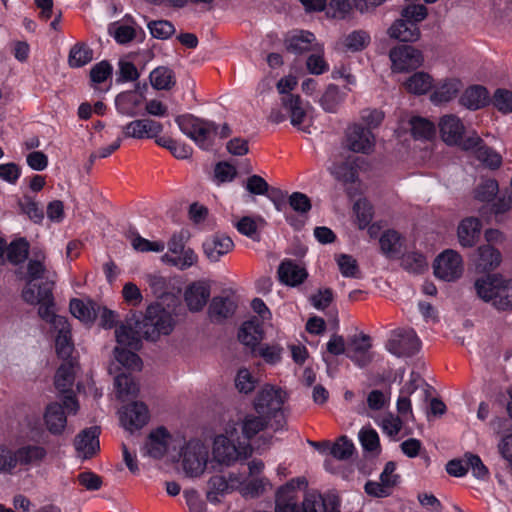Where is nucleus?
Masks as SVG:
<instances>
[{
  "label": "nucleus",
  "instance_id": "1",
  "mask_svg": "<svg viewBox=\"0 0 512 512\" xmlns=\"http://www.w3.org/2000/svg\"><path fill=\"white\" fill-rule=\"evenodd\" d=\"M251 454L252 447L249 442L240 441L236 424H228L225 433L214 439L213 457L220 464L229 466L239 459H246Z\"/></svg>",
  "mask_w": 512,
  "mask_h": 512
},
{
  "label": "nucleus",
  "instance_id": "2",
  "mask_svg": "<svg viewBox=\"0 0 512 512\" xmlns=\"http://www.w3.org/2000/svg\"><path fill=\"white\" fill-rule=\"evenodd\" d=\"M477 295L498 310H512V279L500 275H487L474 284Z\"/></svg>",
  "mask_w": 512,
  "mask_h": 512
},
{
  "label": "nucleus",
  "instance_id": "3",
  "mask_svg": "<svg viewBox=\"0 0 512 512\" xmlns=\"http://www.w3.org/2000/svg\"><path fill=\"white\" fill-rule=\"evenodd\" d=\"M175 121L180 130L201 149L208 150L212 148L218 128L214 122L190 114L177 116Z\"/></svg>",
  "mask_w": 512,
  "mask_h": 512
},
{
  "label": "nucleus",
  "instance_id": "4",
  "mask_svg": "<svg viewBox=\"0 0 512 512\" xmlns=\"http://www.w3.org/2000/svg\"><path fill=\"white\" fill-rule=\"evenodd\" d=\"M174 327L172 315L160 306H149L141 321L136 322L142 336L151 341L157 340L160 335H168Z\"/></svg>",
  "mask_w": 512,
  "mask_h": 512
},
{
  "label": "nucleus",
  "instance_id": "5",
  "mask_svg": "<svg viewBox=\"0 0 512 512\" xmlns=\"http://www.w3.org/2000/svg\"><path fill=\"white\" fill-rule=\"evenodd\" d=\"M79 403L74 395H64L63 404L52 402L45 408L43 420L47 430L53 435H62L67 425V414H76Z\"/></svg>",
  "mask_w": 512,
  "mask_h": 512
},
{
  "label": "nucleus",
  "instance_id": "6",
  "mask_svg": "<svg viewBox=\"0 0 512 512\" xmlns=\"http://www.w3.org/2000/svg\"><path fill=\"white\" fill-rule=\"evenodd\" d=\"M53 289L51 288V282H47L44 286H38V291H35L34 286H25L22 290L23 300L30 305H39V316L49 322L52 328H54L55 319L64 318L54 312Z\"/></svg>",
  "mask_w": 512,
  "mask_h": 512
},
{
  "label": "nucleus",
  "instance_id": "7",
  "mask_svg": "<svg viewBox=\"0 0 512 512\" xmlns=\"http://www.w3.org/2000/svg\"><path fill=\"white\" fill-rule=\"evenodd\" d=\"M182 468L189 477L200 476L207 465L208 449L200 441L191 440L182 449Z\"/></svg>",
  "mask_w": 512,
  "mask_h": 512
},
{
  "label": "nucleus",
  "instance_id": "8",
  "mask_svg": "<svg viewBox=\"0 0 512 512\" xmlns=\"http://www.w3.org/2000/svg\"><path fill=\"white\" fill-rule=\"evenodd\" d=\"M56 277V272L50 271L46 266L45 253L41 250L34 251L26 267V286H34L35 291H38V286L51 282V288H54Z\"/></svg>",
  "mask_w": 512,
  "mask_h": 512
},
{
  "label": "nucleus",
  "instance_id": "9",
  "mask_svg": "<svg viewBox=\"0 0 512 512\" xmlns=\"http://www.w3.org/2000/svg\"><path fill=\"white\" fill-rule=\"evenodd\" d=\"M287 394L281 388L266 385L256 395L253 407L258 414L275 417L282 410Z\"/></svg>",
  "mask_w": 512,
  "mask_h": 512
},
{
  "label": "nucleus",
  "instance_id": "10",
  "mask_svg": "<svg viewBox=\"0 0 512 512\" xmlns=\"http://www.w3.org/2000/svg\"><path fill=\"white\" fill-rule=\"evenodd\" d=\"M421 342L413 329H397L386 343L387 350L397 357H409L419 351Z\"/></svg>",
  "mask_w": 512,
  "mask_h": 512
},
{
  "label": "nucleus",
  "instance_id": "11",
  "mask_svg": "<svg viewBox=\"0 0 512 512\" xmlns=\"http://www.w3.org/2000/svg\"><path fill=\"white\" fill-rule=\"evenodd\" d=\"M391 69L393 72L402 73L415 70L423 63V55L418 49L401 45L390 50Z\"/></svg>",
  "mask_w": 512,
  "mask_h": 512
},
{
  "label": "nucleus",
  "instance_id": "12",
  "mask_svg": "<svg viewBox=\"0 0 512 512\" xmlns=\"http://www.w3.org/2000/svg\"><path fill=\"white\" fill-rule=\"evenodd\" d=\"M434 274L444 281H454L463 273V261L459 253L445 250L434 261Z\"/></svg>",
  "mask_w": 512,
  "mask_h": 512
},
{
  "label": "nucleus",
  "instance_id": "13",
  "mask_svg": "<svg viewBox=\"0 0 512 512\" xmlns=\"http://www.w3.org/2000/svg\"><path fill=\"white\" fill-rule=\"evenodd\" d=\"M301 485H306L305 479L296 478L278 489L275 512H301V507L298 504Z\"/></svg>",
  "mask_w": 512,
  "mask_h": 512
},
{
  "label": "nucleus",
  "instance_id": "14",
  "mask_svg": "<svg viewBox=\"0 0 512 512\" xmlns=\"http://www.w3.org/2000/svg\"><path fill=\"white\" fill-rule=\"evenodd\" d=\"M346 147L355 152L362 154H370L375 147V135L370 129H366L360 124H352L348 126L345 133Z\"/></svg>",
  "mask_w": 512,
  "mask_h": 512
},
{
  "label": "nucleus",
  "instance_id": "15",
  "mask_svg": "<svg viewBox=\"0 0 512 512\" xmlns=\"http://www.w3.org/2000/svg\"><path fill=\"white\" fill-rule=\"evenodd\" d=\"M461 148L472 151L476 158L490 169H497L502 164L501 155L488 147L476 133L468 136L461 144Z\"/></svg>",
  "mask_w": 512,
  "mask_h": 512
},
{
  "label": "nucleus",
  "instance_id": "16",
  "mask_svg": "<svg viewBox=\"0 0 512 512\" xmlns=\"http://www.w3.org/2000/svg\"><path fill=\"white\" fill-rule=\"evenodd\" d=\"M371 339L366 334L354 335L347 344L346 355L357 366L363 368L369 365L373 360Z\"/></svg>",
  "mask_w": 512,
  "mask_h": 512
},
{
  "label": "nucleus",
  "instance_id": "17",
  "mask_svg": "<svg viewBox=\"0 0 512 512\" xmlns=\"http://www.w3.org/2000/svg\"><path fill=\"white\" fill-rule=\"evenodd\" d=\"M211 294V285L207 280L190 283L184 292V301L191 312H199L207 304Z\"/></svg>",
  "mask_w": 512,
  "mask_h": 512
},
{
  "label": "nucleus",
  "instance_id": "18",
  "mask_svg": "<svg viewBox=\"0 0 512 512\" xmlns=\"http://www.w3.org/2000/svg\"><path fill=\"white\" fill-rule=\"evenodd\" d=\"M281 102L289 114L291 124L299 130L309 133L308 126H304V123L311 108L310 105L304 103L299 95L282 96Z\"/></svg>",
  "mask_w": 512,
  "mask_h": 512
},
{
  "label": "nucleus",
  "instance_id": "19",
  "mask_svg": "<svg viewBox=\"0 0 512 512\" xmlns=\"http://www.w3.org/2000/svg\"><path fill=\"white\" fill-rule=\"evenodd\" d=\"M53 330L56 332L55 348L57 355L64 361L73 359L74 343L68 320L66 318L55 319Z\"/></svg>",
  "mask_w": 512,
  "mask_h": 512
},
{
  "label": "nucleus",
  "instance_id": "20",
  "mask_svg": "<svg viewBox=\"0 0 512 512\" xmlns=\"http://www.w3.org/2000/svg\"><path fill=\"white\" fill-rule=\"evenodd\" d=\"M202 248L206 258L210 262L216 263L233 250L234 242L229 236L216 233L205 239Z\"/></svg>",
  "mask_w": 512,
  "mask_h": 512
},
{
  "label": "nucleus",
  "instance_id": "21",
  "mask_svg": "<svg viewBox=\"0 0 512 512\" xmlns=\"http://www.w3.org/2000/svg\"><path fill=\"white\" fill-rule=\"evenodd\" d=\"M339 499L335 495L307 493L302 501L301 512H340Z\"/></svg>",
  "mask_w": 512,
  "mask_h": 512
},
{
  "label": "nucleus",
  "instance_id": "22",
  "mask_svg": "<svg viewBox=\"0 0 512 512\" xmlns=\"http://www.w3.org/2000/svg\"><path fill=\"white\" fill-rule=\"evenodd\" d=\"M163 130L160 122L152 119L133 120L122 127V133L126 138H154Z\"/></svg>",
  "mask_w": 512,
  "mask_h": 512
},
{
  "label": "nucleus",
  "instance_id": "23",
  "mask_svg": "<svg viewBox=\"0 0 512 512\" xmlns=\"http://www.w3.org/2000/svg\"><path fill=\"white\" fill-rule=\"evenodd\" d=\"M438 125L441 138L446 144L461 147V144L465 141L463 139L465 127L459 117L453 114L444 115Z\"/></svg>",
  "mask_w": 512,
  "mask_h": 512
},
{
  "label": "nucleus",
  "instance_id": "24",
  "mask_svg": "<svg viewBox=\"0 0 512 512\" xmlns=\"http://www.w3.org/2000/svg\"><path fill=\"white\" fill-rule=\"evenodd\" d=\"M171 441L172 436L168 430L158 427L149 433L144 446L145 453L154 459H161L166 455Z\"/></svg>",
  "mask_w": 512,
  "mask_h": 512
},
{
  "label": "nucleus",
  "instance_id": "25",
  "mask_svg": "<svg viewBox=\"0 0 512 512\" xmlns=\"http://www.w3.org/2000/svg\"><path fill=\"white\" fill-rule=\"evenodd\" d=\"M148 419V408L142 402H133L127 405L120 416L123 427L131 432L142 428Z\"/></svg>",
  "mask_w": 512,
  "mask_h": 512
},
{
  "label": "nucleus",
  "instance_id": "26",
  "mask_svg": "<svg viewBox=\"0 0 512 512\" xmlns=\"http://www.w3.org/2000/svg\"><path fill=\"white\" fill-rule=\"evenodd\" d=\"M100 429L97 426L82 430L75 439V448L79 457L88 459L99 451Z\"/></svg>",
  "mask_w": 512,
  "mask_h": 512
},
{
  "label": "nucleus",
  "instance_id": "27",
  "mask_svg": "<svg viewBox=\"0 0 512 512\" xmlns=\"http://www.w3.org/2000/svg\"><path fill=\"white\" fill-rule=\"evenodd\" d=\"M285 47L288 52L300 55L309 51L322 52V46L316 42L313 33L299 31L285 39Z\"/></svg>",
  "mask_w": 512,
  "mask_h": 512
},
{
  "label": "nucleus",
  "instance_id": "28",
  "mask_svg": "<svg viewBox=\"0 0 512 512\" xmlns=\"http://www.w3.org/2000/svg\"><path fill=\"white\" fill-rule=\"evenodd\" d=\"M208 484L210 490L207 494V498L211 502H217V495L227 494L238 489L241 485V480L234 474H230L228 479L222 475H215L210 478Z\"/></svg>",
  "mask_w": 512,
  "mask_h": 512
},
{
  "label": "nucleus",
  "instance_id": "29",
  "mask_svg": "<svg viewBox=\"0 0 512 512\" xmlns=\"http://www.w3.org/2000/svg\"><path fill=\"white\" fill-rule=\"evenodd\" d=\"M307 275L306 269L291 259L282 261L278 267L279 280L289 286L301 284Z\"/></svg>",
  "mask_w": 512,
  "mask_h": 512
},
{
  "label": "nucleus",
  "instance_id": "30",
  "mask_svg": "<svg viewBox=\"0 0 512 512\" xmlns=\"http://www.w3.org/2000/svg\"><path fill=\"white\" fill-rule=\"evenodd\" d=\"M236 310L235 302L229 297H214L208 307V316L214 323H222L233 316Z\"/></svg>",
  "mask_w": 512,
  "mask_h": 512
},
{
  "label": "nucleus",
  "instance_id": "31",
  "mask_svg": "<svg viewBox=\"0 0 512 512\" xmlns=\"http://www.w3.org/2000/svg\"><path fill=\"white\" fill-rule=\"evenodd\" d=\"M481 231V222L476 217L463 219L457 229L458 241L462 247H472L476 244Z\"/></svg>",
  "mask_w": 512,
  "mask_h": 512
},
{
  "label": "nucleus",
  "instance_id": "32",
  "mask_svg": "<svg viewBox=\"0 0 512 512\" xmlns=\"http://www.w3.org/2000/svg\"><path fill=\"white\" fill-rule=\"evenodd\" d=\"M271 420L269 415L248 413L241 420V431L245 438L244 442H249L257 434L264 431Z\"/></svg>",
  "mask_w": 512,
  "mask_h": 512
},
{
  "label": "nucleus",
  "instance_id": "33",
  "mask_svg": "<svg viewBox=\"0 0 512 512\" xmlns=\"http://www.w3.org/2000/svg\"><path fill=\"white\" fill-rule=\"evenodd\" d=\"M459 102L469 110H478L489 103V94L483 86H470L461 95Z\"/></svg>",
  "mask_w": 512,
  "mask_h": 512
},
{
  "label": "nucleus",
  "instance_id": "34",
  "mask_svg": "<svg viewBox=\"0 0 512 512\" xmlns=\"http://www.w3.org/2000/svg\"><path fill=\"white\" fill-rule=\"evenodd\" d=\"M388 34L391 38L401 42H415L420 38L421 32L415 23L398 19L388 29Z\"/></svg>",
  "mask_w": 512,
  "mask_h": 512
},
{
  "label": "nucleus",
  "instance_id": "35",
  "mask_svg": "<svg viewBox=\"0 0 512 512\" xmlns=\"http://www.w3.org/2000/svg\"><path fill=\"white\" fill-rule=\"evenodd\" d=\"M46 450L42 446L27 445L16 451H12L14 469L20 465H34L40 463L46 457Z\"/></svg>",
  "mask_w": 512,
  "mask_h": 512
},
{
  "label": "nucleus",
  "instance_id": "36",
  "mask_svg": "<svg viewBox=\"0 0 512 512\" xmlns=\"http://www.w3.org/2000/svg\"><path fill=\"white\" fill-rule=\"evenodd\" d=\"M75 380V360L65 361L57 370L55 375V387L65 395H74L71 388Z\"/></svg>",
  "mask_w": 512,
  "mask_h": 512
},
{
  "label": "nucleus",
  "instance_id": "37",
  "mask_svg": "<svg viewBox=\"0 0 512 512\" xmlns=\"http://www.w3.org/2000/svg\"><path fill=\"white\" fill-rule=\"evenodd\" d=\"M476 267L481 272H488L496 269L501 261V253L490 244L478 248Z\"/></svg>",
  "mask_w": 512,
  "mask_h": 512
},
{
  "label": "nucleus",
  "instance_id": "38",
  "mask_svg": "<svg viewBox=\"0 0 512 512\" xmlns=\"http://www.w3.org/2000/svg\"><path fill=\"white\" fill-rule=\"evenodd\" d=\"M462 87L463 85L458 79H445L431 94V101L435 104L449 102L458 95Z\"/></svg>",
  "mask_w": 512,
  "mask_h": 512
},
{
  "label": "nucleus",
  "instance_id": "39",
  "mask_svg": "<svg viewBox=\"0 0 512 512\" xmlns=\"http://www.w3.org/2000/svg\"><path fill=\"white\" fill-rule=\"evenodd\" d=\"M262 338L263 330L257 318L244 322L238 332L239 341L252 348L259 344Z\"/></svg>",
  "mask_w": 512,
  "mask_h": 512
},
{
  "label": "nucleus",
  "instance_id": "40",
  "mask_svg": "<svg viewBox=\"0 0 512 512\" xmlns=\"http://www.w3.org/2000/svg\"><path fill=\"white\" fill-rule=\"evenodd\" d=\"M379 244L385 256L396 258L402 253L404 239L397 231L387 230L381 235Z\"/></svg>",
  "mask_w": 512,
  "mask_h": 512
},
{
  "label": "nucleus",
  "instance_id": "41",
  "mask_svg": "<svg viewBox=\"0 0 512 512\" xmlns=\"http://www.w3.org/2000/svg\"><path fill=\"white\" fill-rule=\"evenodd\" d=\"M266 221L261 216H243L236 223L237 231L254 241H260V230L264 228Z\"/></svg>",
  "mask_w": 512,
  "mask_h": 512
},
{
  "label": "nucleus",
  "instance_id": "42",
  "mask_svg": "<svg viewBox=\"0 0 512 512\" xmlns=\"http://www.w3.org/2000/svg\"><path fill=\"white\" fill-rule=\"evenodd\" d=\"M141 335L139 328L133 329L126 325H121L115 330L117 343L132 350H138L141 347Z\"/></svg>",
  "mask_w": 512,
  "mask_h": 512
},
{
  "label": "nucleus",
  "instance_id": "43",
  "mask_svg": "<svg viewBox=\"0 0 512 512\" xmlns=\"http://www.w3.org/2000/svg\"><path fill=\"white\" fill-rule=\"evenodd\" d=\"M93 60V50L83 42L73 45L68 55V65L71 68H80Z\"/></svg>",
  "mask_w": 512,
  "mask_h": 512
},
{
  "label": "nucleus",
  "instance_id": "44",
  "mask_svg": "<svg viewBox=\"0 0 512 512\" xmlns=\"http://www.w3.org/2000/svg\"><path fill=\"white\" fill-rule=\"evenodd\" d=\"M404 85L408 92L422 95L432 88L433 79L425 72H416L407 79Z\"/></svg>",
  "mask_w": 512,
  "mask_h": 512
},
{
  "label": "nucleus",
  "instance_id": "45",
  "mask_svg": "<svg viewBox=\"0 0 512 512\" xmlns=\"http://www.w3.org/2000/svg\"><path fill=\"white\" fill-rule=\"evenodd\" d=\"M29 248L30 245L25 238L12 241L6 248L8 261L14 265L23 263L28 258Z\"/></svg>",
  "mask_w": 512,
  "mask_h": 512
},
{
  "label": "nucleus",
  "instance_id": "46",
  "mask_svg": "<svg viewBox=\"0 0 512 512\" xmlns=\"http://www.w3.org/2000/svg\"><path fill=\"white\" fill-rule=\"evenodd\" d=\"M114 382L118 398L126 400L129 397L137 396L139 392V386L130 375L125 373L119 374L115 377Z\"/></svg>",
  "mask_w": 512,
  "mask_h": 512
},
{
  "label": "nucleus",
  "instance_id": "47",
  "mask_svg": "<svg viewBox=\"0 0 512 512\" xmlns=\"http://www.w3.org/2000/svg\"><path fill=\"white\" fill-rule=\"evenodd\" d=\"M114 355L117 362L127 370L140 371L142 369V360L132 349L117 346L114 349Z\"/></svg>",
  "mask_w": 512,
  "mask_h": 512
},
{
  "label": "nucleus",
  "instance_id": "48",
  "mask_svg": "<svg viewBox=\"0 0 512 512\" xmlns=\"http://www.w3.org/2000/svg\"><path fill=\"white\" fill-rule=\"evenodd\" d=\"M499 192V185L495 179L483 178L474 189V198L480 202L492 201Z\"/></svg>",
  "mask_w": 512,
  "mask_h": 512
},
{
  "label": "nucleus",
  "instance_id": "49",
  "mask_svg": "<svg viewBox=\"0 0 512 512\" xmlns=\"http://www.w3.org/2000/svg\"><path fill=\"white\" fill-rule=\"evenodd\" d=\"M150 82L157 90H168L175 84L172 71L164 67H158L150 73Z\"/></svg>",
  "mask_w": 512,
  "mask_h": 512
},
{
  "label": "nucleus",
  "instance_id": "50",
  "mask_svg": "<svg viewBox=\"0 0 512 512\" xmlns=\"http://www.w3.org/2000/svg\"><path fill=\"white\" fill-rule=\"evenodd\" d=\"M342 100L339 88L330 84L322 94L319 103L326 112H336Z\"/></svg>",
  "mask_w": 512,
  "mask_h": 512
},
{
  "label": "nucleus",
  "instance_id": "51",
  "mask_svg": "<svg viewBox=\"0 0 512 512\" xmlns=\"http://www.w3.org/2000/svg\"><path fill=\"white\" fill-rule=\"evenodd\" d=\"M411 132L416 139H430L435 134V126L422 117H412L410 120Z\"/></svg>",
  "mask_w": 512,
  "mask_h": 512
},
{
  "label": "nucleus",
  "instance_id": "52",
  "mask_svg": "<svg viewBox=\"0 0 512 512\" xmlns=\"http://www.w3.org/2000/svg\"><path fill=\"white\" fill-rule=\"evenodd\" d=\"M353 443L346 437H339L336 442L330 444V454L337 460H347L354 452Z\"/></svg>",
  "mask_w": 512,
  "mask_h": 512
},
{
  "label": "nucleus",
  "instance_id": "53",
  "mask_svg": "<svg viewBox=\"0 0 512 512\" xmlns=\"http://www.w3.org/2000/svg\"><path fill=\"white\" fill-rule=\"evenodd\" d=\"M267 486H270V483L267 479H253L246 484H242L238 487L240 493L245 498H257L264 494Z\"/></svg>",
  "mask_w": 512,
  "mask_h": 512
},
{
  "label": "nucleus",
  "instance_id": "54",
  "mask_svg": "<svg viewBox=\"0 0 512 512\" xmlns=\"http://www.w3.org/2000/svg\"><path fill=\"white\" fill-rule=\"evenodd\" d=\"M70 311L74 317L85 323L92 322L96 317L94 308L79 299H72L70 301Z\"/></svg>",
  "mask_w": 512,
  "mask_h": 512
},
{
  "label": "nucleus",
  "instance_id": "55",
  "mask_svg": "<svg viewBox=\"0 0 512 512\" xmlns=\"http://www.w3.org/2000/svg\"><path fill=\"white\" fill-rule=\"evenodd\" d=\"M353 209L356 214L359 228H366L373 218L371 204L366 199H359L355 202Z\"/></svg>",
  "mask_w": 512,
  "mask_h": 512
},
{
  "label": "nucleus",
  "instance_id": "56",
  "mask_svg": "<svg viewBox=\"0 0 512 512\" xmlns=\"http://www.w3.org/2000/svg\"><path fill=\"white\" fill-rule=\"evenodd\" d=\"M109 33L120 44L131 42L136 37V31L133 26L126 24L113 23L109 26Z\"/></svg>",
  "mask_w": 512,
  "mask_h": 512
},
{
  "label": "nucleus",
  "instance_id": "57",
  "mask_svg": "<svg viewBox=\"0 0 512 512\" xmlns=\"http://www.w3.org/2000/svg\"><path fill=\"white\" fill-rule=\"evenodd\" d=\"M180 253L181 256L176 258H169V256L166 254L163 256V259L178 267L180 270L188 269L197 263L198 256L193 249H183Z\"/></svg>",
  "mask_w": 512,
  "mask_h": 512
},
{
  "label": "nucleus",
  "instance_id": "58",
  "mask_svg": "<svg viewBox=\"0 0 512 512\" xmlns=\"http://www.w3.org/2000/svg\"><path fill=\"white\" fill-rule=\"evenodd\" d=\"M151 35L157 39H168L175 33L174 25L167 20H155L148 23Z\"/></svg>",
  "mask_w": 512,
  "mask_h": 512
},
{
  "label": "nucleus",
  "instance_id": "59",
  "mask_svg": "<svg viewBox=\"0 0 512 512\" xmlns=\"http://www.w3.org/2000/svg\"><path fill=\"white\" fill-rule=\"evenodd\" d=\"M131 245L138 252H162L165 249L163 241H150L138 234L131 238Z\"/></svg>",
  "mask_w": 512,
  "mask_h": 512
},
{
  "label": "nucleus",
  "instance_id": "60",
  "mask_svg": "<svg viewBox=\"0 0 512 512\" xmlns=\"http://www.w3.org/2000/svg\"><path fill=\"white\" fill-rule=\"evenodd\" d=\"M330 171L336 179L344 183H353L357 179L356 168L347 162L341 164H333V166L330 168Z\"/></svg>",
  "mask_w": 512,
  "mask_h": 512
},
{
  "label": "nucleus",
  "instance_id": "61",
  "mask_svg": "<svg viewBox=\"0 0 512 512\" xmlns=\"http://www.w3.org/2000/svg\"><path fill=\"white\" fill-rule=\"evenodd\" d=\"M401 16L403 20L417 25L418 22L426 19L428 10L422 4H410L403 8Z\"/></svg>",
  "mask_w": 512,
  "mask_h": 512
},
{
  "label": "nucleus",
  "instance_id": "62",
  "mask_svg": "<svg viewBox=\"0 0 512 512\" xmlns=\"http://www.w3.org/2000/svg\"><path fill=\"white\" fill-rule=\"evenodd\" d=\"M354 2L351 0H330L327 15L337 18L344 19L352 11Z\"/></svg>",
  "mask_w": 512,
  "mask_h": 512
},
{
  "label": "nucleus",
  "instance_id": "63",
  "mask_svg": "<svg viewBox=\"0 0 512 512\" xmlns=\"http://www.w3.org/2000/svg\"><path fill=\"white\" fill-rule=\"evenodd\" d=\"M138 103L139 101L132 93L120 94L116 98V106L118 111L131 117L137 114L135 107L138 105Z\"/></svg>",
  "mask_w": 512,
  "mask_h": 512
},
{
  "label": "nucleus",
  "instance_id": "64",
  "mask_svg": "<svg viewBox=\"0 0 512 512\" xmlns=\"http://www.w3.org/2000/svg\"><path fill=\"white\" fill-rule=\"evenodd\" d=\"M257 384V380L252 376L249 370L240 369L235 378V386L240 393L248 394L252 392Z\"/></svg>",
  "mask_w": 512,
  "mask_h": 512
}]
</instances>
